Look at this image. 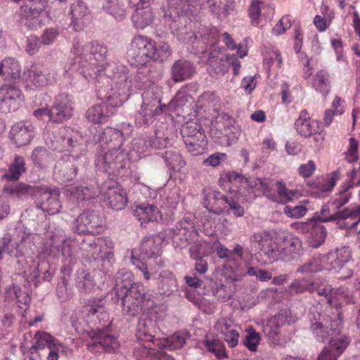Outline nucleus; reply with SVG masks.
<instances>
[{
	"label": "nucleus",
	"mask_w": 360,
	"mask_h": 360,
	"mask_svg": "<svg viewBox=\"0 0 360 360\" xmlns=\"http://www.w3.org/2000/svg\"><path fill=\"white\" fill-rule=\"evenodd\" d=\"M114 72V68L107 69V77L112 80L111 88L106 95L105 102L91 107L86 112V118L93 123L105 122L107 117L115 113V108L121 106L130 94L131 81L125 67H120Z\"/></svg>",
	"instance_id": "nucleus-1"
},
{
	"label": "nucleus",
	"mask_w": 360,
	"mask_h": 360,
	"mask_svg": "<svg viewBox=\"0 0 360 360\" xmlns=\"http://www.w3.org/2000/svg\"><path fill=\"white\" fill-rule=\"evenodd\" d=\"M72 54L75 56V64L86 79L97 77L104 74L107 76V69L109 67L114 68V72L122 65H116L105 62L107 49L102 44L96 42L82 43L75 41L72 49Z\"/></svg>",
	"instance_id": "nucleus-2"
},
{
	"label": "nucleus",
	"mask_w": 360,
	"mask_h": 360,
	"mask_svg": "<svg viewBox=\"0 0 360 360\" xmlns=\"http://www.w3.org/2000/svg\"><path fill=\"white\" fill-rule=\"evenodd\" d=\"M124 292L120 299L123 311L131 316L136 315L142 307L153 308L156 304L153 293L146 292L143 285L140 283H134L129 290Z\"/></svg>",
	"instance_id": "nucleus-3"
},
{
	"label": "nucleus",
	"mask_w": 360,
	"mask_h": 360,
	"mask_svg": "<svg viewBox=\"0 0 360 360\" xmlns=\"http://www.w3.org/2000/svg\"><path fill=\"white\" fill-rule=\"evenodd\" d=\"M277 235L269 261L271 263L278 260L290 262L297 258L302 250L300 238L284 231H279Z\"/></svg>",
	"instance_id": "nucleus-4"
},
{
	"label": "nucleus",
	"mask_w": 360,
	"mask_h": 360,
	"mask_svg": "<svg viewBox=\"0 0 360 360\" xmlns=\"http://www.w3.org/2000/svg\"><path fill=\"white\" fill-rule=\"evenodd\" d=\"M151 325H153V323L150 320L139 321L136 333L138 340L144 342H153L160 349H168L169 350L180 349L186 343L188 338L187 332L181 331L175 333L166 339H158L150 332L149 326Z\"/></svg>",
	"instance_id": "nucleus-5"
},
{
	"label": "nucleus",
	"mask_w": 360,
	"mask_h": 360,
	"mask_svg": "<svg viewBox=\"0 0 360 360\" xmlns=\"http://www.w3.org/2000/svg\"><path fill=\"white\" fill-rule=\"evenodd\" d=\"M157 47L155 41L142 35L133 38L127 51V58L133 65H144L155 56Z\"/></svg>",
	"instance_id": "nucleus-6"
},
{
	"label": "nucleus",
	"mask_w": 360,
	"mask_h": 360,
	"mask_svg": "<svg viewBox=\"0 0 360 360\" xmlns=\"http://www.w3.org/2000/svg\"><path fill=\"white\" fill-rule=\"evenodd\" d=\"M112 248V241L106 237L95 238L93 240H85L82 246L86 257L89 259H93L103 262L101 270H105L110 266L114 257Z\"/></svg>",
	"instance_id": "nucleus-7"
},
{
	"label": "nucleus",
	"mask_w": 360,
	"mask_h": 360,
	"mask_svg": "<svg viewBox=\"0 0 360 360\" xmlns=\"http://www.w3.org/2000/svg\"><path fill=\"white\" fill-rule=\"evenodd\" d=\"M60 195V191L58 188H39L36 193L37 207L50 214L58 213L61 208Z\"/></svg>",
	"instance_id": "nucleus-8"
},
{
	"label": "nucleus",
	"mask_w": 360,
	"mask_h": 360,
	"mask_svg": "<svg viewBox=\"0 0 360 360\" xmlns=\"http://www.w3.org/2000/svg\"><path fill=\"white\" fill-rule=\"evenodd\" d=\"M198 231L191 220L184 218L171 229L173 243L180 248H184L195 241Z\"/></svg>",
	"instance_id": "nucleus-9"
},
{
	"label": "nucleus",
	"mask_w": 360,
	"mask_h": 360,
	"mask_svg": "<svg viewBox=\"0 0 360 360\" xmlns=\"http://www.w3.org/2000/svg\"><path fill=\"white\" fill-rule=\"evenodd\" d=\"M126 160L127 153L123 150L112 147L97 158L96 165L98 169L111 174L120 168H123Z\"/></svg>",
	"instance_id": "nucleus-10"
},
{
	"label": "nucleus",
	"mask_w": 360,
	"mask_h": 360,
	"mask_svg": "<svg viewBox=\"0 0 360 360\" xmlns=\"http://www.w3.org/2000/svg\"><path fill=\"white\" fill-rule=\"evenodd\" d=\"M30 6L21 7L20 13L25 18V25L30 29H36L41 25L40 15L47 6V0H28Z\"/></svg>",
	"instance_id": "nucleus-11"
},
{
	"label": "nucleus",
	"mask_w": 360,
	"mask_h": 360,
	"mask_svg": "<svg viewBox=\"0 0 360 360\" xmlns=\"http://www.w3.org/2000/svg\"><path fill=\"white\" fill-rule=\"evenodd\" d=\"M325 321L324 316L321 314L318 315V318H316L314 321H311L310 328L316 340L319 342H325L328 340L330 343V340L333 339L337 340L340 338L342 336L337 337L340 333L338 327L340 324V321L336 320L330 323V331L326 330L323 326Z\"/></svg>",
	"instance_id": "nucleus-12"
},
{
	"label": "nucleus",
	"mask_w": 360,
	"mask_h": 360,
	"mask_svg": "<svg viewBox=\"0 0 360 360\" xmlns=\"http://www.w3.org/2000/svg\"><path fill=\"white\" fill-rule=\"evenodd\" d=\"M73 114V102L68 94L58 95L51 110V120L63 122L69 120Z\"/></svg>",
	"instance_id": "nucleus-13"
},
{
	"label": "nucleus",
	"mask_w": 360,
	"mask_h": 360,
	"mask_svg": "<svg viewBox=\"0 0 360 360\" xmlns=\"http://www.w3.org/2000/svg\"><path fill=\"white\" fill-rule=\"evenodd\" d=\"M295 126L297 132L304 137H308L311 135L318 134L315 140H323V136L319 134L320 124L316 120H311L309 113L304 110L300 112L299 117L295 120Z\"/></svg>",
	"instance_id": "nucleus-14"
},
{
	"label": "nucleus",
	"mask_w": 360,
	"mask_h": 360,
	"mask_svg": "<svg viewBox=\"0 0 360 360\" xmlns=\"http://www.w3.org/2000/svg\"><path fill=\"white\" fill-rule=\"evenodd\" d=\"M34 135V127L29 121L19 122L14 124L10 131L12 141L21 147L29 144Z\"/></svg>",
	"instance_id": "nucleus-15"
},
{
	"label": "nucleus",
	"mask_w": 360,
	"mask_h": 360,
	"mask_svg": "<svg viewBox=\"0 0 360 360\" xmlns=\"http://www.w3.org/2000/svg\"><path fill=\"white\" fill-rule=\"evenodd\" d=\"M21 101V91L19 89L8 85L0 88V110L3 112L15 110Z\"/></svg>",
	"instance_id": "nucleus-16"
},
{
	"label": "nucleus",
	"mask_w": 360,
	"mask_h": 360,
	"mask_svg": "<svg viewBox=\"0 0 360 360\" xmlns=\"http://www.w3.org/2000/svg\"><path fill=\"white\" fill-rule=\"evenodd\" d=\"M311 226V231L307 238V243L309 246L313 248L320 247L325 241L327 236V231L325 226L319 224H313L312 222H300L295 224L296 229L304 231Z\"/></svg>",
	"instance_id": "nucleus-17"
},
{
	"label": "nucleus",
	"mask_w": 360,
	"mask_h": 360,
	"mask_svg": "<svg viewBox=\"0 0 360 360\" xmlns=\"http://www.w3.org/2000/svg\"><path fill=\"white\" fill-rule=\"evenodd\" d=\"M214 329L222 335L229 347L233 348L238 343L239 332L234 321L229 319H221L214 325Z\"/></svg>",
	"instance_id": "nucleus-18"
},
{
	"label": "nucleus",
	"mask_w": 360,
	"mask_h": 360,
	"mask_svg": "<svg viewBox=\"0 0 360 360\" xmlns=\"http://www.w3.org/2000/svg\"><path fill=\"white\" fill-rule=\"evenodd\" d=\"M103 224L102 218L94 211H85L75 220L74 229L78 233H91Z\"/></svg>",
	"instance_id": "nucleus-19"
},
{
	"label": "nucleus",
	"mask_w": 360,
	"mask_h": 360,
	"mask_svg": "<svg viewBox=\"0 0 360 360\" xmlns=\"http://www.w3.org/2000/svg\"><path fill=\"white\" fill-rule=\"evenodd\" d=\"M226 56L224 52L219 50H213L210 53L207 59V71L210 76L217 77L224 75L228 72Z\"/></svg>",
	"instance_id": "nucleus-20"
},
{
	"label": "nucleus",
	"mask_w": 360,
	"mask_h": 360,
	"mask_svg": "<svg viewBox=\"0 0 360 360\" xmlns=\"http://www.w3.org/2000/svg\"><path fill=\"white\" fill-rule=\"evenodd\" d=\"M278 232L270 231H259L255 232L250 237V242L256 243L260 251L269 259L271 252L274 249L273 245L275 243L276 236Z\"/></svg>",
	"instance_id": "nucleus-21"
},
{
	"label": "nucleus",
	"mask_w": 360,
	"mask_h": 360,
	"mask_svg": "<svg viewBox=\"0 0 360 360\" xmlns=\"http://www.w3.org/2000/svg\"><path fill=\"white\" fill-rule=\"evenodd\" d=\"M323 256L326 259L327 270L338 271L349 262L351 251L348 247H341Z\"/></svg>",
	"instance_id": "nucleus-22"
},
{
	"label": "nucleus",
	"mask_w": 360,
	"mask_h": 360,
	"mask_svg": "<svg viewBox=\"0 0 360 360\" xmlns=\"http://www.w3.org/2000/svg\"><path fill=\"white\" fill-rule=\"evenodd\" d=\"M132 130V126L129 124L123 123L122 125V130L107 127L104 129L101 135L100 141L102 143H108V142L112 143V147L120 148L123 140L124 133L130 134Z\"/></svg>",
	"instance_id": "nucleus-23"
},
{
	"label": "nucleus",
	"mask_w": 360,
	"mask_h": 360,
	"mask_svg": "<svg viewBox=\"0 0 360 360\" xmlns=\"http://www.w3.org/2000/svg\"><path fill=\"white\" fill-rule=\"evenodd\" d=\"M91 337L93 340L92 346L99 345L105 352H115L120 347L117 339L114 335H109L105 331H92Z\"/></svg>",
	"instance_id": "nucleus-24"
},
{
	"label": "nucleus",
	"mask_w": 360,
	"mask_h": 360,
	"mask_svg": "<svg viewBox=\"0 0 360 360\" xmlns=\"http://www.w3.org/2000/svg\"><path fill=\"white\" fill-rule=\"evenodd\" d=\"M133 213L141 224L149 221H158L162 217L158 207L147 203L136 205Z\"/></svg>",
	"instance_id": "nucleus-25"
},
{
	"label": "nucleus",
	"mask_w": 360,
	"mask_h": 360,
	"mask_svg": "<svg viewBox=\"0 0 360 360\" xmlns=\"http://www.w3.org/2000/svg\"><path fill=\"white\" fill-rule=\"evenodd\" d=\"M348 344L349 340L347 337L330 340V345L323 349L317 360H337Z\"/></svg>",
	"instance_id": "nucleus-26"
},
{
	"label": "nucleus",
	"mask_w": 360,
	"mask_h": 360,
	"mask_svg": "<svg viewBox=\"0 0 360 360\" xmlns=\"http://www.w3.org/2000/svg\"><path fill=\"white\" fill-rule=\"evenodd\" d=\"M154 19L155 15L150 5L136 8L131 15L133 25L137 30H143L148 26H150Z\"/></svg>",
	"instance_id": "nucleus-27"
},
{
	"label": "nucleus",
	"mask_w": 360,
	"mask_h": 360,
	"mask_svg": "<svg viewBox=\"0 0 360 360\" xmlns=\"http://www.w3.org/2000/svg\"><path fill=\"white\" fill-rule=\"evenodd\" d=\"M195 67L190 61L179 60L172 65L171 74L175 82H181L190 79L195 73Z\"/></svg>",
	"instance_id": "nucleus-28"
},
{
	"label": "nucleus",
	"mask_w": 360,
	"mask_h": 360,
	"mask_svg": "<svg viewBox=\"0 0 360 360\" xmlns=\"http://www.w3.org/2000/svg\"><path fill=\"white\" fill-rule=\"evenodd\" d=\"M162 239L160 236H149L146 238L140 246V254L142 258L150 259L158 257L161 254L160 245Z\"/></svg>",
	"instance_id": "nucleus-29"
},
{
	"label": "nucleus",
	"mask_w": 360,
	"mask_h": 360,
	"mask_svg": "<svg viewBox=\"0 0 360 360\" xmlns=\"http://www.w3.org/2000/svg\"><path fill=\"white\" fill-rule=\"evenodd\" d=\"M98 274L100 273L97 271L92 273L77 272L75 286L79 292L84 295L92 292L96 285L95 278Z\"/></svg>",
	"instance_id": "nucleus-30"
},
{
	"label": "nucleus",
	"mask_w": 360,
	"mask_h": 360,
	"mask_svg": "<svg viewBox=\"0 0 360 360\" xmlns=\"http://www.w3.org/2000/svg\"><path fill=\"white\" fill-rule=\"evenodd\" d=\"M329 212V208L327 205L321 207L319 217L320 221L322 222H328L330 221L344 220L348 218L356 219L360 214V207L346 208L342 211L337 212L336 213L325 217V214Z\"/></svg>",
	"instance_id": "nucleus-31"
},
{
	"label": "nucleus",
	"mask_w": 360,
	"mask_h": 360,
	"mask_svg": "<svg viewBox=\"0 0 360 360\" xmlns=\"http://www.w3.org/2000/svg\"><path fill=\"white\" fill-rule=\"evenodd\" d=\"M328 269L326 259L323 255H315L297 269L302 274L318 273Z\"/></svg>",
	"instance_id": "nucleus-32"
},
{
	"label": "nucleus",
	"mask_w": 360,
	"mask_h": 360,
	"mask_svg": "<svg viewBox=\"0 0 360 360\" xmlns=\"http://www.w3.org/2000/svg\"><path fill=\"white\" fill-rule=\"evenodd\" d=\"M132 274L128 271H120L117 273L115 278V285L113 288V293L115 294V299L116 301L120 300V297L125 293L131 288Z\"/></svg>",
	"instance_id": "nucleus-33"
},
{
	"label": "nucleus",
	"mask_w": 360,
	"mask_h": 360,
	"mask_svg": "<svg viewBox=\"0 0 360 360\" xmlns=\"http://www.w3.org/2000/svg\"><path fill=\"white\" fill-rule=\"evenodd\" d=\"M196 1L197 0H167L170 15L174 13L180 16L192 13L194 12Z\"/></svg>",
	"instance_id": "nucleus-34"
},
{
	"label": "nucleus",
	"mask_w": 360,
	"mask_h": 360,
	"mask_svg": "<svg viewBox=\"0 0 360 360\" xmlns=\"http://www.w3.org/2000/svg\"><path fill=\"white\" fill-rule=\"evenodd\" d=\"M161 89L158 86H153L146 90L142 95L144 107L147 105L152 108H156V112H162L166 108L165 105H161Z\"/></svg>",
	"instance_id": "nucleus-35"
},
{
	"label": "nucleus",
	"mask_w": 360,
	"mask_h": 360,
	"mask_svg": "<svg viewBox=\"0 0 360 360\" xmlns=\"http://www.w3.org/2000/svg\"><path fill=\"white\" fill-rule=\"evenodd\" d=\"M107 196L108 204L113 210H121L127 204V194L119 187L110 188L107 193Z\"/></svg>",
	"instance_id": "nucleus-36"
},
{
	"label": "nucleus",
	"mask_w": 360,
	"mask_h": 360,
	"mask_svg": "<svg viewBox=\"0 0 360 360\" xmlns=\"http://www.w3.org/2000/svg\"><path fill=\"white\" fill-rule=\"evenodd\" d=\"M158 287L161 294L170 295L178 289L175 276L171 272L165 271L160 275Z\"/></svg>",
	"instance_id": "nucleus-37"
},
{
	"label": "nucleus",
	"mask_w": 360,
	"mask_h": 360,
	"mask_svg": "<svg viewBox=\"0 0 360 360\" xmlns=\"http://www.w3.org/2000/svg\"><path fill=\"white\" fill-rule=\"evenodd\" d=\"M181 133L184 141L189 139L201 141L202 139H205V135L202 131L200 124L194 121L188 122L183 125Z\"/></svg>",
	"instance_id": "nucleus-38"
},
{
	"label": "nucleus",
	"mask_w": 360,
	"mask_h": 360,
	"mask_svg": "<svg viewBox=\"0 0 360 360\" xmlns=\"http://www.w3.org/2000/svg\"><path fill=\"white\" fill-rule=\"evenodd\" d=\"M25 171L26 167L24 158L20 155H15L8 171L4 174L3 177L9 181H15L18 180Z\"/></svg>",
	"instance_id": "nucleus-39"
},
{
	"label": "nucleus",
	"mask_w": 360,
	"mask_h": 360,
	"mask_svg": "<svg viewBox=\"0 0 360 360\" xmlns=\"http://www.w3.org/2000/svg\"><path fill=\"white\" fill-rule=\"evenodd\" d=\"M0 75L14 79L19 77L20 67L18 62L13 58H5L0 63Z\"/></svg>",
	"instance_id": "nucleus-40"
},
{
	"label": "nucleus",
	"mask_w": 360,
	"mask_h": 360,
	"mask_svg": "<svg viewBox=\"0 0 360 360\" xmlns=\"http://www.w3.org/2000/svg\"><path fill=\"white\" fill-rule=\"evenodd\" d=\"M48 82L46 75L41 70L34 68L28 72L26 88L30 90H34V88L46 86Z\"/></svg>",
	"instance_id": "nucleus-41"
},
{
	"label": "nucleus",
	"mask_w": 360,
	"mask_h": 360,
	"mask_svg": "<svg viewBox=\"0 0 360 360\" xmlns=\"http://www.w3.org/2000/svg\"><path fill=\"white\" fill-rule=\"evenodd\" d=\"M103 9L117 20H123L127 14V9L120 0H105L103 6Z\"/></svg>",
	"instance_id": "nucleus-42"
},
{
	"label": "nucleus",
	"mask_w": 360,
	"mask_h": 360,
	"mask_svg": "<svg viewBox=\"0 0 360 360\" xmlns=\"http://www.w3.org/2000/svg\"><path fill=\"white\" fill-rule=\"evenodd\" d=\"M316 91L320 92L323 96H326L330 91L329 75L325 70H320L314 77L312 83Z\"/></svg>",
	"instance_id": "nucleus-43"
},
{
	"label": "nucleus",
	"mask_w": 360,
	"mask_h": 360,
	"mask_svg": "<svg viewBox=\"0 0 360 360\" xmlns=\"http://www.w3.org/2000/svg\"><path fill=\"white\" fill-rule=\"evenodd\" d=\"M277 196L272 199L283 204L292 200L298 197V192L295 190H289L282 181L276 182Z\"/></svg>",
	"instance_id": "nucleus-44"
},
{
	"label": "nucleus",
	"mask_w": 360,
	"mask_h": 360,
	"mask_svg": "<svg viewBox=\"0 0 360 360\" xmlns=\"http://www.w3.org/2000/svg\"><path fill=\"white\" fill-rule=\"evenodd\" d=\"M34 338L36 343L32 347V351L53 349V347L58 344L55 342V339L46 332L37 331Z\"/></svg>",
	"instance_id": "nucleus-45"
},
{
	"label": "nucleus",
	"mask_w": 360,
	"mask_h": 360,
	"mask_svg": "<svg viewBox=\"0 0 360 360\" xmlns=\"http://www.w3.org/2000/svg\"><path fill=\"white\" fill-rule=\"evenodd\" d=\"M72 17L77 24L90 18V12L86 4L80 0L77 1L71 7Z\"/></svg>",
	"instance_id": "nucleus-46"
},
{
	"label": "nucleus",
	"mask_w": 360,
	"mask_h": 360,
	"mask_svg": "<svg viewBox=\"0 0 360 360\" xmlns=\"http://www.w3.org/2000/svg\"><path fill=\"white\" fill-rule=\"evenodd\" d=\"M165 160L168 167L174 172L184 173L185 161L182 156L174 151H167L165 155Z\"/></svg>",
	"instance_id": "nucleus-47"
},
{
	"label": "nucleus",
	"mask_w": 360,
	"mask_h": 360,
	"mask_svg": "<svg viewBox=\"0 0 360 360\" xmlns=\"http://www.w3.org/2000/svg\"><path fill=\"white\" fill-rule=\"evenodd\" d=\"M193 104V99L190 95L184 92H179L170 102L169 107L180 108L182 109V112L184 110L187 112L192 107Z\"/></svg>",
	"instance_id": "nucleus-48"
},
{
	"label": "nucleus",
	"mask_w": 360,
	"mask_h": 360,
	"mask_svg": "<svg viewBox=\"0 0 360 360\" xmlns=\"http://www.w3.org/2000/svg\"><path fill=\"white\" fill-rule=\"evenodd\" d=\"M68 161L63 169V176L65 181H69L75 178L77 167L82 161L80 157L75 158L74 156H69Z\"/></svg>",
	"instance_id": "nucleus-49"
},
{
	"label": "nucleus",
	"mask_w": 360,
	"mask_h": 360,
	"mask_svg": "<svg viewBox=\"0 0 360 360\" xmlns=\"http://www.w3.org/2000/svg\"><path fill=\"white\" fill-rule=\"evenodd\" d=\"M352 187V184L350 182H346L345 184L331 202V205L334 209L338 210L348 202L351 198V193L349 192V189Z\"/></svg>",
	"instance_id": "nucleus-50"
},
{
	"label": "nucleus",
	"mask_w": 360,
	"mask_h": 360,
	"mask_svg": "<svg viewBox=\"0 0 360 360\" xmlns=\"http://www.w3.org/2000/svg\"><path fill=\"white\" fill-rule=\"evenodd\" d=\"M210 244L204 240L195 241L189 248L190 256L194 259H200L210 253Z\"/></svg>",
	"instance_id": "nucleus-51"
},
{
	"label": "nucleus",
	"mask_w": 360,
	"mask_h": 360,
	"mask_svg": "<svg viewBox=\"0 0 360 360\" xmlns=\"http://www.w3.org/2000/svg\"><path fill=\"white\" fill-rule=\"evenodd\" d=\"M161 112H156V108H152L150 105L144 107V103H142L141 110L136 116V122L139 124H148L152 122L155 115H160Z\"/></svg>",
	"instance_id": "nucleus-52"
},
{
	"label": "nucleus",
	"mask_w": 360,
	"mask_h": 360,
	"mask_svg": "<svg viewBox=\"0 0 360 360\" xmlns=\"http://www.w3.org/2000/svg\"><path fill=\"white\" fill-rule=\"evenodd\" d=\"M68 191L70 193L71 197L77 201L91 199L95 195L90 188L83 186L70 187Z\"/></svg>",
	"instance_id": "nucleus-53"
},
{
	"label": "nucleus",
	"mask_w": 360,
	"mask_h": 360,
	"mask_svg": "<svg viewBox=\"0 0 360 360\" xmlns=\"http://www.w3.org/2000/svg\"><path fill=\"white\" fill-rule=\"evenodd\" d=\"M25 264L26 266L24 270V274L27 281H34L39 275V261L32 257H30L26 259Z\"/></svg>",
	"instance_id": "nucleus-54"
},
{
	"label": "nucleus",
	"mask_w": 360,
	"mask_h": 360,
	"mask_svg": "<svg viewBox=\"0 0 360 360\" xmlns=\"http://www.w3.org/2000/svg\"><path fill=\"white\" fill-rule=\"evenodd\" d=\"M265 0H252L249 8V15L251 19V23L253 25H257L259 22L261 15L262 6Z\"/></svg>",
	"instance_id": "nucleus-55"
},
{
	"label": "nucleus",
	"mask_w": 360,
	"mask_h": 360,
	"mask_svg": "<svg viewBox=\"0 0 360 360\" xmlns=\"http://www.w3.org/2000/svg\"><path fill=\"white\" fill-rule=\"evenodd\" d=\"M315 282L308 283L307 281L295 280L289 285V290L291 292L302 293L305 291H311L314 288Z\"/></svg>",
	"instance_id": "nucleus-56"
},
{
	"label": "nucleus",
	"mask_w": 360,
	"mask_h": 360,
	"mask_svg": "<svg viewBox=\"0 0 360 360\" xmlns=\"http://www.w3.org/2000/svg\"><path fill=\"white\" fill-rule=\"evenodd\" d=\"M104 302L102 299H89L85 302L84 310L88 315H95L101 313L103 309Z\"/></svg>",
	"instance_id": "nucleus-57"
},
{
	"label": "nucleus",
	"mask_w": 360,
	"mask_h": 360,
	"mask_svg": "<svg viewBox=\"0 0 360 360\" xmlns=\"http://www.w3.org/2000/svg\"><path fill=\"white\" fill-rule=\"evenodd\" d=\"M49 158V155L47 150L42 147L36 148L32 153V160L34 164L39 167L46 166Z\"/></svg>",
	"instance_id": "nucleus-58"
},
{
	"label": "nucleus",
	"mask_w": 360,
	"mask_h": 360,
	"mask_svg": "<svg viewBox=\"0 0 360 360\" xmlns=\"http://www.w3.org/2000/svg\"><path fill=\"white\" fill-rule=\"evenodd\" d=\"M260 337L258 333H257L252 328H249L247 330V335L244 340V345L250 351H255L257 345L259 343Z\"/></svg>",
	"instance_id": "nucleus-59"
},
{
	"label": "nucleus",
	"mask_w": 360,
	"mask_h": 360,
	"mask_svg": "<svg viewBox=\"0 0 360 360\" xmlns=\"http://www.w3.org/2000/svg\"><path fill=\"white\" fill-rule=\"evenodd\" d=\"M186 146L187 150L193 155H198L202 153L204 150V148L207 144L205 139H202L201 141L198 140H187L184 141Z\"/></svg>",
	"instance_id": "nucleus-60"
},
{
	"label": "nucleus",
	"mask_w": 360,
	"mask_h": 360,
	"mask_svg": "<svg viewBox=\"0 0 360 360\" xmlns=\"http://www.w3.org/2000/svg\"><path fill=\"white\" fill-rule=\"evenodd\" d=\"M150 149L148 137H139L134 140L131 151L137 153L139 156L144 155Z\"/></svg>",
	"instance_id": "nucleus-61"
},
{
	"label": "nucleus",
	"mask_w": 360,
	"mask_h": 360,
	"mask_svg": "<svg viewBox=\"0 0 360 360\" xmlns=\"http://www.w3.org/2000/svg\"><path fill=\"white\" fill-rule=\"evenodd\" d=\"M205 345L207 349L214 353L217 357L224 358L227 356L225 347L219 341L207 340Z\"/></svg>",
	"instance_id": "nucleus-62"
},
{
	"label": "nucleus",
	"mask_w": 360,
	"mask_h": 360,
	"mask_svg": "<svg viewBox=\"0 0 360 360\" xmlns=\"http://www.w3.org/2000/svg\"><path fill=\"white\" fill-rule=\"evenodd\" d=\"M307 210V208L302 205L295 207L287 205L284 207L283 212L289 217L300 218L306 214Z\"/></svg>",
	"instance_id": "nucleus-63"
},
{
	"label": "nucleus",
	"mask_w": 360,
	"mask_h": 360,
	"mask_svg": "<svg viewBox=\"0 0 360 360\" xmlns=\"http://www.w3.org/2000/svg\"><path fill=\"white\" fill-rule=\"evenodd\" d=\"M248 186L264 194L269 190V182L266 179L259 178H252L249 180L246 179Z\"/></svg>",
	"instance_id": "nucleus-64"
}]
</instances>
